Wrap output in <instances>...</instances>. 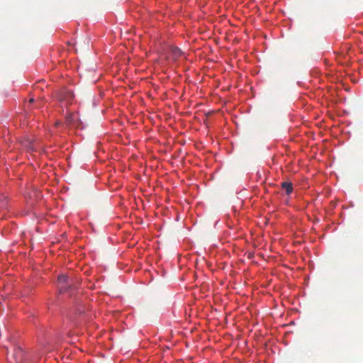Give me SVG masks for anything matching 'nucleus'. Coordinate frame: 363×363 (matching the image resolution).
Returning <instances> with one entry per match:
<instances>
[{
	"mask_svg": "<svg viewBox=\"0 0 363 363\" xmlns=\"http://www.w3.org/2000/svg\"><path fill=\"white\" fill-rule=\"evenodd\" d=\"M65 123L69 128H78L79 119L77 113H70L65 117Z\"/></svg>",
	"mask_w": 363,
	"mask_h": 363,
	"instance_id": "1",
	"label": "nucleus"
},
{
	"mask_svg": "<svg viewBox=\"0 0 363 363\" xmlns=\"http://www.w3.org/2000/svg\"><path fill=\"white\" fill-rule=\"evenodd\" d=\"M74 95L72 91L64 90L60 96V99L62 103L65 104H70L72 103Z\"/></svg>",
	"mask_w": 363,
	"mask_h": 363,
	"instance_id": "2",
	"label": "nucleus"
},
{
	"mask_svg": "<svg viewBox=\"0 0 363 363\" xmlns=\"http://www.w3.org/2000/svg\"><path fill=\"white\" fill-rule=\"evenodd\" d=\"M57 282L60 287V292H65L67 291V285L69 284L68 277L65 274L59 275Z\"/></svg>",
	"mask_w": 363,
	"mask_h": 363,
	"instance_id": "3",
	"label": "nucleus"
},
{
	"mask_svg": "<svg viewBox=\"0 0 363 363\" xmlns=\"http://www.w3.org/2000/svg\"><path fill=\"white\" fill-rule=\"evenodd\" d=\"M13 357L16 360V363H23L26 359V354L21 347L15 349Z\"/></svg>",
	"mask_w": 363,
	"mask_h": 363,
	"instance_id": "4",
	"label": "nucleus"
},
{
	"mask_svg": "<svg viewBox=\"0 0 363 363\" xmlns=\"http://www.w3.org/2000/svg\"><path fill=\"white\" fill-rule=\"evenodd\" d=\"M171 52H172V57L174 60L178 59L183 54L182 51L179 48H176V47L175 48H172V50H171Z\"/></svg>",
	"mask_w": 363,
	"mask_h": 363,
	"instance_id": "5",
	"label": "nucleus"
},
{
	"mask_svg": "<svg viewBox=\"0 0 363 363\" xmlns=\"http://www.w3.org/2000/svg\"><path fill=\"white\" fill-rule=\"evenodd\" d=\"M281 187L286 191V194H290L293 191L292 184L290 182H283Z\"/></svg>",
	"mask_w": 363,
	"mask_h": 363,
	"instance_id": "6",
	"label": "nucleus"
},
{
	"mask_svg": "<svg viewBox=\"0 0 363 363\" xmlns=\"http://www.w3.org/2000/svg\"><path fill=\"white\" fill-rule=\"evenodd\" d=\"M33 101H34V100H33V99H30V103H32Z\"/></svg>",
	"mask_w": 363,
	"mask_h": 363,
	"instance_id": "7",
	"label": "nucleus"
}]
</instances>
